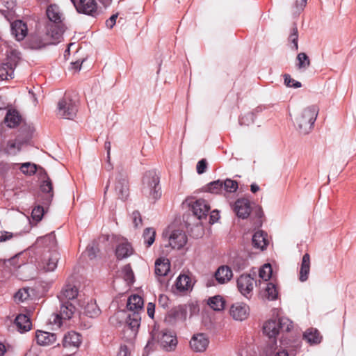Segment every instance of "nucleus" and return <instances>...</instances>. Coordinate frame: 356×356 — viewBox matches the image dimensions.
<instances>
[{"instance_id":"nucleus-10","label":"nucleus","mask_w":356,"mask_h":356,"mask_svg":"<svg viewBox=\"0 0 356 356\" xmlns=\"http://www.w3.org/2000/svg\"><path fill=\"white\" fill-rule=\"evenodd\" d=\"M79 13L96 17L98 15V6L95 0H71Z\"/></svg>"},{"instance_id":"nucleus-34","label":"nucleus","mask_w":356,"mask_h":356,"mask_svg":"<svg viewBox=\"0 0 356 356\" xmlns=\"http://www.w3.org/2000/svg\"><path fill=\"white\" fill-rule=\"evenodd\" d=\"M225 300L220 296H215L208 300V305L215 311H222L225 308Z\"/></svg>"},{"instance_id":"nucleus-42","label":"nucleus","mask_w":356,"mask_h":356,"mask_svg":"<svg viewBox=\"0 0 356 356\" xmlns=\"http://www.w3.org/2000/svg\"><path fill=\"white\" fill-rule=\"evenodd\" d=\"M84 312L90 317H95L99 314V309L95 302H88L84 308Z\"/></svg>"},{"instance_id":"nucleus-52","label":"nucleus","mask_w":356,"mask_h":356,"mask_svg":"<svg viewBox=\"0 0 356 356\" xmlns=\"http://www.w3.org/2000/svg\"><path fill=\"white\" fill-rule=\"evenodd\" d=\"M18 236V234H13L11 232L1 231L0 232V242H5L11 239L13 237Z\"/></svg>"},{"instance_id":"nucleus-62","label":"nucleus","mask_w":356,"mask_h":356,"mask_svg":"<svg viewBox=\"0 0 356 356\" xmlns=\"http://www.w3.org/2000/svg\"><path fill=\"white\" fill-rule=\"evenodd\" d=\"M71 64L74 69H75L76 70H79L81 69L82 62L77 60L76 62L72 63Z\"/></svg>"},{"instance_id":"nucleus-3","label":"nucleus","mask_w":356,"mask_h":356,"mask_svg":"<svg viewBox=\"0 0 356 356\" xmlns=\"http://www.w3.org/2000/svg\"><path fill=\"white\" fill-rule=\"evenodd\" d=\"M293 327L292 321L288 318L282 317L277 319L273 318L266 321L263 325L264 334L269 339L276 342L277 336L280 331L289 332Z\"/></svg>"},{"instance_id":"nucleus-32","label":"nucleus","mask_w":356,"mask_h":356,"mask_svg":"<svg viewBox=\"0 0 356 356\" xmlns=\"http://www.w3.org/2000/svg\"><path fill=\"white\" fill-rule=\"evenodd\" d=\"M304 339L310 344H317L321 341L322 337L318 330L309 328L304 333Z\"/></svg>"},{"instance_id":"nucleus-16","label":"nucleus","mask_w":356,"mask_h":356,"mask_svg":"<svg viewBox=\"0 0 356 356\" xmlns=\"http://www.w3.org/2000/svg\"><path fill=\"white\" fill-rule=\"evenodd\" d=\"M59 259V254L56 251L49 252L44 254L40 268L45 271H54Z\"/></svg>"},{"instance_id":"nucleus-27","label":"nucleus","mask_w":356,"mask_h":356,"mask_svg":"<svg viewBox=\"0 0 356 356\" xmlns=\"http://www.w3.org/2000/svg\"><path fill=\"white\" fill-rule=\"evenodd\" d=\"M144 302L138 295L131 296L127 300V309L131 312H138L143 309Z\"/></svg>"},{"instance_id":"nucleus-47","label":"nucleus","mask_w":356,"mask_h":356,"mask_svg":"<svg viewBox=\"0 0 356 356\" xmlns=\"http://www.w3.org/2000/svg\"><path fill=\"white\" fill-rule=\"evenodd\" d=\"M284 84L286 87L298 88L302 86V84L300 81L293 79L289 74L284 75Z\"/></svg>"},{"instance_id":"nucleus-35","label":"nucleus","mask_w":356,"mask_h":356,"mask_svg":"<svg viewBox=\"0 0 356 356\" xmlns=\"http://www.w3.org/2000/svg\"><path fill=\"white\" fill-rule=\"evenodd\" d=\"M277 296L278 291L276 286L271 282L266 283L264 296L268 300H275L277 299Z\"/></svg>"},{"instance_id":"nucleus-55","label":"nucleus","mask_w":356,"mask_h":356,"mask_svg":"<svg viewBox=\"0 0 356 356\" xmlns=\"http://www.w3.org/2000/svg\"><path fill=\"white\" fill-rule=\"evenodd\" d=\"M118 15L117 13L114 14L106 21V26L107 28L112 29L115 26Z\"/></svg>"},{"instance_id":"nucleus-9","label":"nucleus","mask_w":356,"mask_h":356,"mask_svg":"<svg viewBox=\"0 0 356 356\" xmlns=\"http://www.w3.org/2000/svg\"><path fill=\"white\" fill-rule=\"evenodd\" d=\"M59 314H53L49 318L50 323L60 327L62 324V319H70L75 311V307L70 301L60 302Z\"/></svg>"},{"instance_id":"nucleus-36","label":"nucleus","mask_w":356,"mask_h":356,"mask_svg":"<svg viewBox=\"0 0 356 356\" xmlns=\"http://www.w3.org/2000/svg\"><path fill=\"white\" fill-rule=\"evenodd\" d=\"M296 60V65L298 70H305L310 65V60L307 55L304 52L299 53L297 56Z\"/></svg>"},{"instance_id":"nucleus-12","label":"nucleus","mask_w":356,"mask_h":356,"mask_svg":"<svg viewBox=\"0 0 356 356\" xmlns=\"http://www.w3.org/2000/svg\"><path fill=\"white\" fill-rule=\"evenodd\" d=\"M229 314L234 321H243L250 314V307L243 302H236L230 307Z\"/></svg>"},{"instance_id":"nucleus-24","label":"nucleus","mask_w":356,"mask_h":356,"mask_svg":"<svg viewBox=\"0 0 356 356\" xmlns=\"http://www.w3.org/2000/svg\"><path fill=\"white\" fill-rule=\"evenodd\" d=\"M133 248L131 244L124 238H122L116 247L115 254L118 259H122L131 255Z\"/></svg>"},{"instance_id":"nucleus-1","label":"nucleus","mask_w":356,"mask_h":356,"mask_svg":"<svg viewBox=\"0 0 356 356\" xmlns=\"http://www.w3.org/2000/svg\"><path fill=\"white\" fill-rule=\"evenodd\" d=\"M318 112V106L313 104L305 107L297 114L294 125L300 135H307L312 131Z\"/></svg>"},{"instance_id":"nucleus-61","label":"nucleus","mask_w":356,"mask_h":356,"mask_svg":"<svg viewBox=\"0 0 356 356\" xmlns=\"http://www.w3.org/2000/svg\"><path fill=\"white\" fill-rule=\"evenodd\" d=\"M111 146V143L109 141H106L104 144L105 149H106L107 152V159L108 163L110 161Z\"/></svg>"},{"instance_id":"nucleus-48","label":"nucleus","mask_w":356,"mask_h":356,"mask_svg":"<svg viewBox=\"0 0 356 356\" xmlns=\"http://www.w3.org/2000/svg\"><path fill=\"white\" fill-rule=\"evenodd\" d=\"M44 215L43 207L40 206L35 207L32 211V218L36 221H40Z\"/></svg>"},{"instance_id":"nucleus-29","label":"nucleus","mask_w":356,"mask_h":356,"mask_svg":"<svg viewBox=\"0 0 356 356\" xmlns=\"http://www.w3.org/2000/svg\"><path fill=\"white\" fill-rule=\"evenodd\" d=\"M310 270V257L306 253L303 255L300 269L299 280L300 282H305L309 277Z\"/></svg>"},{"instance_id":"nucleus-45","label":"nucleus","mask_w":356,"mask_h":356,"mask_svg":"<svg viewBox=\"0 0 356 356\" xmlns=\"http://www.w3.org/2000/svg\"><path fill=\"white\" fill-rule=\"evenodd\" d=\"M122 273L123 275L124 279L128 284H131L134 282V273L129 265H126L122 268Z\"/></svg>"},{"instance_id":"nucleus-51","label":"nucleus","mask_w":356,"mask_h":356,"mask_svg":"<svg viewBox=\"0 0 356 356\" xmlns=\"http://www.w3.org/2000/svg\"><path fill=\"white\" fill-rule=\"evenodd\" d=\"M133 223L135 227H138L142 225V218L138 211H134L131 214Z\"/></svg>"},{"instance_id":"nucleus-7","label":"nucleus","mask_w":356,"mask_h":356,"mask_svg":"<svg viewBox=\"0 0 356 356\" xmlns=\"http://www.w3.org/2000/svg\"><path fill=\"white\" fill-rule=\"evenodd\" d=\"M58 115L65 119H72L76 113V102L70 97L60 99L58 104Z\"/></svg>"},{"instance_id":"nucleus-21","label":"nucleus","mask_w":356,"mask_h":356,"mask_svg":"<svg viewBox=\"0 0 356 356\" xmlns=\"http://www.w3.org/2000/svg\"><path fill=\"white\" fill-rule=\"evenodd\" d=\"M12 34L18 40H22L27 34L26 24L22 20L14 21L10 24Z\"/></svg>"},{"instance_id":"nucleus-49","label":"nucleus","mask_w":356,"mask_h":356,"mask_svg":"<svg viewBox=\"0 0 356 356\" xmlns=\"http://www.w3.org/2000/svg\"><path fill=\"white\" fill-rule=\"evenodd\" d=\"M41 190L42 192L50 193L52 192L53 186L51 181L49 177L44 181H43L42 184H41Z\"/></svg>"},{"instance_id":"nucleus-15","label":"nucleus","mask_w":356,"mask_h":356,"mask_svg":"<svg viewBox=\"0 0 356 356\" xmlns=\"http://www.w3.org/2000/svg\"><path fill=\"white\" fill-rule=\"evenodd\" d=\"M81 336L74 332L65 333L63 337L62 346L67 349L78 348L81 343Z\"/></svg>"},{"instance_id":"nucleus-57","label":"nucleus","mask_w":356,"mask_h":356,"mask_svg":"<svg viewBox=\"0 0 356 356\" xmlns=\"http://www.w3.org/2000/svg\"><path fill=\"white\" fill-rule=\"evenodd\" d=\"M307 0H296V8L297 12H300L303 10V8L307 5Z\"/></svg>"},{"instance_id":"nucleus-30","label":"nucleus","mask_w":356,"mask_h":356,"mask_svg":"<svg viewBox=\"0 0 356 356\" xmlns=\"http://www.w3.org/2000/svg\"><path fill=\"white\" fill-rule=\"evenodd\" d=\"M22 118L18 111L16 110L10 109L8 111L4 119V122L8 127L13 128L19 124Z\"/></svg>"},{"instance_id":"nucleus-50","label":"nucleus","mask_w":356,"mask_h":356,"mask_svg":"<svg viewBox=\"0 0 356 356\" xmlns=\"http://www.w3.org/2000/svg\"><path fill=\"white\" fill-rule=\"evenodd\" d=\"M254 115L252 113H248L240 119V124L249 125L254 122Z\"/></svg>"},{"instance_id":"nucleus-37","label":"nucleus","mask_w":356,"mask_h":356,"mask_svg":"<svg viewBox=\"0 0 356 356\" xmlns=\"http://www.w3.org/2000/svg\"><path fill=\"white\" fill-rule=\"evenodd\" d=\"M288 40L291 44V49L292 50L297 51L298 49V31L296 26L291 28Z\"/></svg>"},{"instance_id":"nucleus-18","label":"nucleus","mask_w":356,"mask_h":356,"mask_svg":"<svg viewBox=\"0 0 356 356\" xmlns=\"http://www.w3.org/2000/svg\"><path fill=\"white\" fill-rule=\"evenodd\" d=\"M191 209L193 215L201 220L207 217L210 206L204 200L199 199L192 204Z\"/></svg>"},{"instance_id":"nucleus-20","label":"nucleus","mask_w":356,"mask_h":356,"mask_svg":"<svg viewBox=\"0 0 356 356\" xmlns=\"http://www.w3.org/2000/svg\"><path fill=\"white\" fill-rule=\"evenodd\" d=\"M56 335L54 333L38 330L35 332V340L38 345L47 346L56 341Z\"/></svg>"},{"instance_id":"nucleus-13","label":"nucleus","mask_w":356,"mask_h":356,"mask_svg":"<svg viewBox=\"0 0 356 356\" xmlns=\"http://www.w3.org/2000/svg\"><path fill=\"white\" fill-rule=\"evenodd\" d=\"M168 245L172 249H181L187 243V236L184 232L180 229L174 230L168 236Z\"/></svg>"},{"instance_id":"nucleus-40","label":"nucleus","mask_w":356,"mask_h":356,"mask_svg":"<svg viewBox=\"0 0 356 356\" xmlns=\"http://www.w3.org/2000/svg\"><path fill=\"white\" fill-rule=\"evenodd\" d=\"M20 170L25 175L31 176L35 173L37 165L34 163L26 162L21 165Z\"/></svg>"},{"instance_id":"nucleus-60","label":"nucleus","mask_w":356,"mask_h":356,"mask_svg":"<svg viewBox=\"0 0 356 356\" xmlns=\"http://www.w3.org/2000/svg\"><path fill=\"white\" fill-rule=\"evenodd\" d=\"M220 218L219 213L216 211H213L210 215V222H216Z\"/></svg>"},{"instance_id":"nucleus-59","label":"nucleus","mask_w":356,"mask_h":356,"mask_svg":"<svg viewBox=\"0 0 356 356\" xmlns=\"http://www.w3.org/2000/svg\"><path fill=\"white\" fill-rule=\"evenodd\" d=\"M119 355L120 356H131V353L126 346H122L120 349Z\"/></svg>"},{"instance_id":"nucleus-22","label":"nucleus","mask_w":356,"mask_h":356,"mask_svg":"<svg viewBox=\"0 0 356 356\" xmlns=\"http://www.w3.org/2000/svg\"><path fill=\"white\" fill-rule=\"evenodd\" d=\"M140 316L138 312H131L127 315L126 328L130 330L131 335L135 336L140 323Z\"/></svg>"},{"instance_id":"nucleus-58","label":"nucleus","mask_w":356,"mask_h":356,"mask_svg":"<svg viewBox=\"0 0 356 356\" xmlns=\"http://www.w3.org/2000/svg\"><path fill=\"white\" fill-rule=\"evenodd\" d=\"M147 310L148 316L150 318H153L154 315V310H155V305H154V304H153L152 302H149L148 305H147Z\"/></svg>"},{"instance_id":"nucleus-64","label":"nucleus","mask_w":356,"mask_h":356,"mask_svg":"<svg viewBox=\"0 0 356 356\" xmlns=\"http://www.w3.org/2000/svg\"><path fill=\"white\" fill-rule=\"evenodd\" d=\"M24 356H38V353L36 350L31 349L26 353Z\"/></svg>"},{"instance_id":"nucleus-14","label":"nucleus","mask_w":356,"mask_h":356,"mask_svg":"<svg viewBox=\"0 0 356 356\" xmlns=\"http://www.w3.org/2000/svg\"><path fill=\"white\" fill-rule=\"evenodd\" d=\"M209 343V338L203 333L193 334L190 341L191 348L196 353H202L206 350Z\"/></svg>"},{"instance_id":"nucleus-25","label":"nucleus","mask_w":356,"mask_h":356,"mask_svg":"<svg viewBox=\"0 0 356 356\" xmlns=\"http://www.w3.org/2000/svg\"><path fill=\"white\" fill-rule=\"evenodd\" d=\"M47 15L50 22L54 25H62L63 15L59 7L51 5L47 9Z\"/></svg>"},{"instance_id":"nucleus-43","label":"nucleus","mask_w":356,"mask_h":356,"mask_svg":"<svg viewBox=\"0 0 356 356\" xmlns=\"http://www.w3.org/2000/svg\"><path fill=\"white\" fill-rule=\"evenodd\" d=\"M272 273L273 270L270 264H266L260 268L259 275L260 278L267 281L271 277Z\"/></svg>"},{"instance_id":"nucleus-2","label":"nucleus","mask_w":356,"mask_h":356,"mask_svg":"<svg viewBox=\"0 0 356 356\" xmlns=\"http://www.w3.org/2000/svg\"><path fill=\"white\" fill-rule=\"evenodd\" d=\"M63 31L62 25L49 24L45 35L43 37L33 36L30 41V45L33 49H40L47 45L56 44L62 40Z\"/></svg>"},{"instance_id":"nucleus-44","label":"nucleus","mask_w":356,"mask_h":356,"mask_svg":"<svg viewBox=\"0 0 356 356\" xmlns=\"http://www.w3.org/2000/svg\"><path fill=\"white\" fill-rule=\"evenodd\" d=\"M223 191L228 193L235 192L238 188V183L232 179H227L222 181Z\"/></svg>"},{"instance_id":"nucleus-17","label":"nucleus","mask_w":356,"mask_h":356,"mask_svg":"<svg viewBox=\"0 0 356 356\" xmlns=\"http://www.w3.org/2000/svg\"><path fill=\"white\" fill-rule=\"evenodd\" d=\"M234 210L238 218H247L251 212L250 201L245 198L237 200L234 204Z\"/></svg>"},{"instance_id":"nucleus-28","label":"nucleus","mask_w":356,"mask_h":356,"mask_svg":"<svg viewBox=\"0 0 356 356\" xmlns=\"http://www.w3.org/2000/svg\"><path fill=\"white\" fill-rule=\"evenodd\" d=\"M170 269V263L168 259L159 258L155 262V273L158 276H165Z\"/></svg>"},{"instance_id":"nucleus-53","label":"nucleus","mask_w":356,"mask_h":356,"mask_svg":"<svg viewBox=\"0 0 356 356\" xmlns=\"http://www.w3.org/2000/svg\"><path fill=\"white\" fill-rule=\"evenodd\" d=\"M97 250V248L95 247L94 243L88 245V246L86 248V253L90 259H92L96 257Z\"/></svg>"},{"instance_id":"nucleus-56","label":"nucleus","mask_w":356,"mask_h":356,"mask_svg":"<svg viewBox=\"0 0 356 356\" xmlns=\"http://www.w3.org/2000/svg\"><path fill=\"white\" fill-rule=\"evenodd\" d=\"M19 257V254L15 255L13 258L8 259L7 261V262L9 263L10 265L13 266L15 268L20 267L21 265L23 264V261H22L21 263H19L18 262Z\"/></svg>"},{"instance_id":"nucleus-54","label":"nucleus","mask_w":356,"mask_h":356,"mask_svg":"<svg viewBox=\"0 0 356 356\" xmlns=\"http://www.w3.org/2000/svg\"><path fill=\"white\" fill-rule=\"evenodd\" d=\"M207 167V165L206 160H204V159L200 160V161H198L197 166H196L197 172L200 175L204 173L206 171Z\"/></svg>"},{"instance_id":"nucleus-39","label":"nucleus","mask_w":356,"mask_h":356,"mask_svg":"<svg viewBox=\"0 0 356 356\" xmlns=\"http://www.w3.org/2000/svg\"><path fill=\"white\" fill-rule=\"evenodd\" d=\"M21 145L22 143L19 141L9 140L5 148V152L8 154H15L20 150Z\"/></svg>"},{"instance_id":"nucleus-38","label":"nucleus","mask_w":356,"mask_h":356,"mask_svg":"<svg viewBox=\"0 0 356 356\" xmlns=\"http://www.w3.org/2000/svg\"><path fill=\"white\" fill-rule=\"evenodd\" d=\"M155 235L156 232L154 229L148 227L146 228L143 234V238L144 240V243L147 246L149 247L153 244L155 240Z\"/></svg>"},{"instance_id":"nucleus-5","label":"nucleus","mask_w":356,"mask_h":356,"mask_svg":"<svg viewBox=\"0 0 356 356\" xmlns=\"http://www.w3.org/2000/svg\"><path fill=\"white\" fill-rule=\"evenodd\" d=\"M152 339H157L161 347L166 351H171L175 349L177 345V339L174 332L169 330L161 332L153 331Z\"/></svg>"},{"instance_id":"nucleus-41","label":"nucleus","mask_w":356,"mask_h":356,"mask_svg":"<svg viewBox=\"0 0 356 356\" xmlns=\"http://www.w3.org/2000/svg\"><path fill=\"white\" fill-rule=\"evenodd\" d=\"M207 191L211 193L218 194L223 191L222 181L217 180L209 183L207 185Z\"/></svg>"},{"instance_id":"nucleus-31","label":"nucleus","mask_w":356,"mask_h":356,"mask_svg":"<svg viewBox=\"0 0 356 356\" xmlns=\"http://www.w3.org/2000/svg\"><path fill=\"white\" fill-rule=\"evenodd\" d=\"M176 287L179 291L191 290L193 284L190 277L186 275H180L177 279Z\"/></svg>"},{"instance_id":"nucleus-46","label":"nucleus","mask_w":356,"mask_h":356,"mask_svg":"<svg viewBox=\"0 0 356 356\" xmlns=\"http://www.w3.org/2000/svg\"><path fill=\"white\" fill-rule=\"evenodd\" d=\"M30 296L28 289H19L14 296L15 301L17 302H22L27 300Z\"/></svg>"},{"instance_id":"nucleus-23","label":"nucleus","mask_w":356,"mask_h":356,"mask_svg":"<svg viewBox=\"0 0 356 356\" xmlns=\"http://www.w3.org/2000/svg\"><path fill=\"white\" fill-rule=\"evenodd\" d=\"M215 278L219 284L228 282L233 277L232 269L228 266H220L215 273Z\"/></svg>"},{"instance_id":"nucleus-11","label":"nucleus","mask_w":356,"mask_h":356,"mask_svg":"<svg viewBox=\"0 0 356 356\" xmlns=\"http://www.w3.org/2000/svg\"><path fill=\"white\" fill-rule=\"evenodd\" d=\"M254 286V280L250 275H242L237 280V288L245 298H250Z\"/></svg>"},{"instance_id":"nucleus-4","label":"nucleus","mask_w":356,"mask_h":356,"mask_svg":"<svg viewBox=\"0 0 356 356\" xmlns=\"http://www.w3.org/2000/svg\"><path fill=\"white\" fill-rule=\"evenodd\" d=\"M142 192L144 195L154 201L161 197L159 178L155 171H148L145 173L143 179Z\"/></svg>"},{"instance_id":"nucleus-8","label":"nucleus","mask_w":356,"mask_h":356,"mask_svg":"<svg viewBox=\"0 0 356 356\" xmlns=\"http://www.w3.org/2000/svg\"><path fill=\"white\" fill-rule=\"evenodd\" d=\"M114 185V190L118 198L121 200L127 199L129 196V189L126 172L122 170L117 172Z\"/></svg>"},{"instance_id":"nucleus-63","label":"nucleus","mask_w":356,"mask_h":356,"mask_svg":"<svg viewBox=\"0 0 356 356\" xmlns=\"http://www.w3.org/2000/svg\"><path fill=\"white\" fill-rule=\"evenodd\" d=\"M275 356H289V355L286 350H280L276 353Z\"/></svg>"},{"instance_id":"nucleus-26","label":"nucleus","mask_w":356,"mask_h":356,"mask_svg":"<svg viewBox=\"0 0 356 356\" xmlns=\"http://www.w3.org/2000/svg\"><path fill=\"white\" fill-rule=\"evenodd\" d=\"M252 244L257 249L264 250L268 244L267 234L263 231L256 232L252 236Z\"/></svg>"},{"instance_id":"nucleus-19","label":"nucleus","mask_w":356,"mask_h":356,"mask_svg":"<svg viewBox=\"0 0 356 356\" xmlns=\"http://www.w3.org/2000/svg\"><path fill=\"white\" fill-rule=\"evenodd\" d=\"M78 296L77 288L72 284H65L60 291L58 298L60 302L70 301L75 299Z\"/></svg>"},{"instance_id":"nucleus-33","label":"nucleus","mask_w":356,"mask_h":356,"mask_svg":"<svg viewBox=\"0 0 356 356\" xmlns=\"http://www.w3.org/2000/svg\"><path fill=\"white\" fill-rule=\"evenodd\" d=\"M15 324L20 332L29 331L31 327L29 318L25 314H19L15 318Z\"/></svg>"},{"instance_id":"nucleus-6","label":"nucleus","mask_w":356,"mask_h":356,"mask_svg":"<svg viewBox=\"0 0 356 356\" xmlns=\"http://www.w3.org/2000/svg\"><path fill=\"white\" fill-rule=\"evenodd\" d=\"M19 53L16 51H11L8 55L6 61L0 65V78L2 80L12 79L14 74V69L19 60Z\"/></svg>"}]
</instances>
